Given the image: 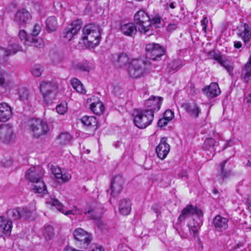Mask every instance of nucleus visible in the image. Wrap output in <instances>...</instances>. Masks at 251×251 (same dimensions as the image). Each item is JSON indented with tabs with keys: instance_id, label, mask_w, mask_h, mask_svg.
<instances>
[{
	"instance_id": "f257e3e1",
	"label": "nucleus",
	"mask_w": 251,
	"mask_h": 251,
	"mask_svg": "<svg viewBox=\"0 0 251 251\" xmlns=\"http://www.w3.org/2000/svg\"><path fill=\"white\" fill-rule=\"evenodd\" d=\"M101 33L100 27L95 24L85 25L81 30L80 40L88 48H94L100 43Z\"/></svg>"
},
{
	"instance_id": "f03ea898",
	"label": "nucleus",
	"mask_w": 251,
	"mask_h": 251,
	"mask_svg": "<svg viewBox=\"0 0 251 251\" xmlns=\"http://www.w3.org/2000/svg\"><path fill=\"white\" fill-rule=\"evenodd\" d=\"M151 64L149 62L139 59H133L128 63L127 72L129 75L137 78L143 76L149 72Z\"/></svg>"
},
{
	"instance_id": "7ed1b4c3",
	"label": "nucleus",
	"mask_w": 251,
	"mask_h": 251,
	"mask_svg": "<svg viewBox=\"0 0 251 251\" xmlns=\"http://www.w3.org/2000/svg\"><path fill=\"white\" fill-rule=\"evenodd\" d=\"M154 119V114L150 110L139 109L137 110L133 122L136 126L144 129L151 125Z\"/></svg>"
},
{
	"instance_id": "20e7f679",
	"label": "nucleus",
	"mask_w": 251,
	"mask_h": 251,
	"mask_svg": "<svg viewBox=\"0 0 251 251\" xmlns=\"http://www.w3.org/2000/svg\"><path fill=\"white\" fill-rule=\"evenodd\" d=\"M28 127L33 136L37 138L47 133L50 130L46 122L37 118H33L29 120Z\"/></svg>"
},
{
	"instance_id": "39448f33",
	"label": "nucleus",
	"mask_w": 251,
	"mask_h": 251,
	"mask_svg": "<svg viewBox=\"0 0 251 251\" xmlns=\"http://www.w3.org/2000/svg\"><path fill=\"white\" fill-rule=\"evenodd\" d=\"M134 20L138 25L139 30L141 33L148 32L151 27V22L149 16L143 10H139L135 14Z\"/></svg>"
},
{
	"instance_id": "423d86ee",
	"label": "nucleus",
	"mask_w": 251,
	"mask_h": 251,
	"mask_svg": "<svg viewBox=\"0 0 251 251\" xmlns=\"http://www.w3.org/2000/svg\"><path fill=\"white\" fill-rule=\"evenodd\" d=\"M47 203L55 206V208L60 212L65 215L69 216L70 215H79L82 213V210L74 206L70 210H66L65 207L57 199H50L47 201Z\"/></svg>"
},
{
	"instance_id": "0eeeda50",
	"label": "nucleus",
	"mask_w": 251,
	"mask_h": 251,
	"mask_svg": "<svg viewBox=\"0 0 251 251\" xmlns=\"http://www.w3.org/2000/svg\"><path fill=\"white\" fill-rule=\"evenodd\" d=\"M35 210L34 206H32L31 208L26 207L23 208L19 207L16 209H10L7 211V216L9 218L13 220L19 219L22 217L27 219L30 216Z\"/></svg>"
},
{
	"instance_id": "6e6552de",
	"label": "nucleus",
	"mask_w": 251,
	"mask_h": 251,
	"mask_svg": "<svg viewBox=\"0 0 251 251\" xmlns=\"http://www.w3.org/2000/svg\"><path fill=\"white\" fill-rule=\"evenodd\" d=\"M81 27V24L78 21H74L68 25L63 32V41L65 43L70 41L80 31Z\"/></svg>"
},
{
	"instance_id": "1a4fd4ad",
	"label": "nucleus",
	"mask_w": 251,
	"mask_h": 251,
	"mask_svg": "<svg viewBox=\"0 0 251 251\" xmlns=\"http://www.w3.org/2000/svg\"><path fill=\"white\" fill-rule=\"evenodd\" d=\"M146 55L152 60H158L164 54L163 48L157 44H148L146 47Z\"/></svg>"
},
{
	"instance_id": "9d476101",
	"label": "nucleus",
	"mask_w": 251,
	"mask_h": 251,
	"mask_svg": "<svg viewBox=\"0 0 251 251\" xmlns=\"http://www.w3.org/2000/svg\"><path fill=\"white\" fill-rule=\"evenodd\" d=\"M56 89V86L50 82H43L40 84V91L45 101L54 98Z\"/></svg>"
},
{
	"instance_id": "9b49d317",
	"label": "nucleus",
	"mask_w": 251,
	"mask_h": 251,
	"mask_svg": "<svg viewBox=\"0 0 251 251\" xmlns=\"http://www.w3.org/2000/svg\"><path fill=\"white\" fill-rule=\"evenodd\" d=\"M103 213V210L96 203H93L90 206L86 207L84 212L85 215L95 221L99 220Z\"/></svg>"
},
{
	"instance_id": "f8f14e48",
	"label": "nucleus",
	"mask_w": 251,
	"mask_h": 251,
	"mask_svg": "<svg viewBox=\"0 0 251 251\" xmlns=\"http://www.w3.org/2000/svg\"><path fill=\"white\" fill-rule=\"evenodd\" d=\"M194 215L201 216L202 215L201 210L193 205H188L184 207L178 218V220L181 222Z\"/></svg>"
},
{
	"instance_id": "ddd939ff",
	"label": "nucleus",
	"mask_w": 251,
	"mask_h": 251,
	"mask_svg": "<svg viewBox=\"0 0 251 251\" xmlns=\"http://www.w3.org/2000/svg\"><path fill=\"white\" fill-rule=\"evenodd\" d=\"M44 171L40 166H33L27 170L25 177L29 181L35 182L41 180Z\"/></svg>"
},
{
	"instance_id": "4468645a",
	"label": "nucleus",
	"mask_w": 251,
	"mask_h": 251,
	"mask_svg": "<svg viewBox=\"0 0 251 251\" xmlns=\"http://www.w3.org/2000/svg\"><path fill=\"white\" fill-rule=\"evenodd\" d=\"M228 218L217 215L213 218L212 224L216 231L222 232L228 229Z\"/></svg>"
},
{
	"instance_id": "2eb2a0df",
	"label": "nucleus",
	"mask_w": 251,
	"mask_h": 251,
	"mask_svg": "<svg viewBox=\"0 0 251 251\" xmlns=\"http://www.w3.org/2000/svg\"><path fill=\"white\" fill-rule=\"evenodd\" d=\"M51 171L56 180L60 183H66L71 179V175L69 172L64 170H62L57 166H52Z\"/></svg>"
},
{
	"instance_id": "dca6fc26",
	"label": "nucleus",
	"mask_w": 251,
	"mask_h": 251,
	"mask_svg": "<svg viewBox=\"0 0 251 251\" xmlns=\"http://www.w3.org/2000/svg\"><path fill=\"white\" fill-rule=\"evenodd\" d=\"M74 236L75 240L81 242V245L86 248L92 240L91 235L82 228L76 229L74 231Z\"/></svg>"
},
{
	"instance_id": "f3484780",
	"label": "nucleus",
	"mask_w": 251,
	"mask_h": 251,
	"mask_svg": "<svg viewBox=\"0 0 251 251\" xmlns=\"http://www.w3.org/2000/svg\"><path fill=\"white\" fill-rule=\"evenodd\" d=\"M163 98L159 97L151 96L145 100L144 105L145 108L143 109L150 110L154 114L155 111L159 110Z\"/></svg>"
},
{
	"instance_id": "a211bd4d",
	"label": "nucleus",
	"mask_w": 251,
	"mask_h": 251,
	"mask_svg": "<svg viewBox=\"0 0 251 251\" xmlns=\"http://www.w3.org/2000/svg\"><path fill=\"white\" fill-rule=\"evenodd\" d=\"M87 103L90 104L91 110L96 115H100L103 112V104L98 97L92 96L87 99Z\"/></svg>"
},
{
	"instance_id": "6ab92c4d",
	"label": "nucleus",
	"mask_w": 251,
	"mask_h": 251,
	"mask_svg": "<svg viewBox=\"0 0 251 251\" xmlns=\"http://www.w3.org/2000/svg\"><path fill=\"white\" fill-rule=\"evenodd\" d=\"M71 67L75 71H79L87 73H89L91 70L95 69V66L92 63L85 60L81 62L73 61L71 62Z\"/></svg>"
},
{
	"instance_id": "aec40b11",
	"label": "nucleus",
	"mask_w": 251,
	"mask_h": 251,
	"mask_svg": "<svg viewBox=\"0 0 251 251\" xmlns=\"http://www.w3.org/2000/svg\"><path fill=\"white\" fill-rule=\"evenodd\" d=\"M166 141V138H162L159 144L156 148L157 156L161 160L164 159L167 157L170 151V146Z\"/></svg>"
},
{
	"instance_id": "412c9836",
	"label": "nucleus",
	"mask_w": 251,
	"mask_h": 251,
	"mask_svg": "<svg viewBox=\"0 0 251 251\" xmlns=\"http://www.w3.org/2000/svg\"><path fill=\"white\" fill-rule=\"evenodd\" d=\"M31 19L30 13L26 9L22 8L16 12L14 20L18 25H24L27 24Z\"/></svg>"
},
{
	"instance_id": "4be33fe9",
	"label": "nucleus",
	"mask_w": 251,
	"mask_h": 251,
	"mask_svg": "<svg viewBox=\"0 0 251 251\" xmlns=\"http://www.w3.org/2000/svg\"><path fill=\"white\" fill-rule=\"evenodd\" d=\"M124 180L123 177L120 176H114L111 183V195L113 197H116L123 190Z\"/></svg>"
},
{
	"instance_id": "5701e85b",
	"label": "nucleus",
	"mask_w": 251,
	"mask_h": 251,
	"mask_svg": "<svg viewBox=\"0 0 251 251\" xmlns=\"http://www.w3.org/2000/svg\"><path fill=\"white\" fill-rule=\"evenodd\" d=\"M13 130L12 126L8 124L0 126V140L3 142H9L12 137Z\"/></svg>"
},
{
	"instance_id": "b1692460",
	"label": "nucleus",
	"mask_w": 251,
	"mask_h": 251,
	"mask_svg": "<svg viewBox=\"0 0 251 251\" xmlns=\"http://www.w3.org/2000/svg\"><path fill=\"white\" fill-rule=\"evenodd\" d=\"M237 35L245 43H249L251 39V27L248 24H244L238 29Z\"/></svg>"
},
{
	"instance_id": "393cba45",
	"label": "nucleus",
	"mask_w": 251,
	"mask_h": 251,
	"mask_svg": "<svg viewBox=\"0 0 251 251\" xmlns=\"http://www.w3.org/2000/svg\"><path fill=\"white\" fill-rule=\"evenodd\" d=\"M12 115L11 107L5 102L0 103V122H5L9 120Z\"/></svg>"
},
{
	"instance_id": "a878e982",
	"label": "nucleus",
	"mask_w": 251,
	"mask_h": 251,
	"mask_svg": "<svg viewBox=\"0 0 251 251\" xmlns=\"http://www.w3.org/2000/svg\"><path fill=\"white\" fill-rule=\"evenodd\" d=\"M12 227V223L3 217H0V236L3 234L9 236Z\"/></svg>"
},
{
	"instance_id": "bb28decb",
	"label": "nucleus",
	"mask_w": 251,
	"mask_h": 251,
	"mask_svg": "<svg viewBox=\"0 0 251 251\" xmlns=\"http://www.w3.org/2000/svg\"><path fill=\"white\" fill-rule=\"evenodd\" d=\"M203 92L209 98H213L221 93V90L217 83L212 82L207 87L204 88Z\"/></svg>"
},
{
	"instance_id": "cd10ccee",
	"label": "nucleus",
	"mask_w": 251,
	"mask_h": 251,
	"mask_svg": "<svg viewBox=\"0 0 251 251\" xmlns=\"http://www.w3.org/2000/svg\"><path fill=\"white\" fill-rule=\"evenodd\" d=\"M121 32L125 36L132 37L137 32L136 26L132 23L121 25L120 27Z\"/></svg>"
},
{
	"instance_id": "c85d7f7f",
	"label": "nucleus",
	"mask_w": 251,
	"mask_h": 251,
	"mask_svg": "<svg viewBox=\"0 0 251 251\" xmlns=\"http://www.w3.org/2000/svg\"><path fill=\"white\" fill-rule=\"evenodd\" d=\"M21 50V47L16 44H14L13 45L10 44L8 46L7 49L0 47V57L8 56L14 54L17 51Z\"/></svg>"
},
{
	"instance_id": "c756f323",
	"label": "nucleus",
	"mask_w": 251,
	"mask_h": 251,
	"mask_svg": "<svg viewBox=\"0 0 251 251\" xmlns=\"http://www.w3.org/2000/svg\"><path fill=\"white\" fill-rule=\"evenodd\" d=\"M131 205L129 199H125L121 200L119 205L120 213L123 215H128L131 210Z\"/></svg>"
},
{
	"instance_id": "7c9ffc66",
	"label": "nucleus",
	"mask_w": 251,
	"mask_h": 251,
	"mask_svg": "<svg viewBox=\"0 0 251 251\" xmlns=\"http://www.w3.org/2000/svg\"><path fill=\"white\" fill-rule=\"evenodd\" d=\"M184 107L191 117L195 118L199 117V113L201 112V108L196 103H186L184 104Z\"/></svg>"
},
{
	"instance_id": "2f4dec72",
	"label": "nucleus",
	"mask_w": 251,
	"mask_h": 251,
	"mask_svg": "<svg viewBox=\"0 0 251 251\" xmlns=\"http://www.w3.org/2000/svg\"><path fill=\"white\" fill-rule=\"evenodd\" d=\"M58 27V24L55 17H49L46 20V30L48 33H51L56 31Z\"/></svg>"
},
{
	"instance_id": "473e14b6",
	"label": "nucleus",
	"mask_w": 251,
	"mask_h": 251,
	"mask_svg": "<svg viewBox=\"0 0 251 251\" xmlns=\"http://www.w3.org/2000/svg\"><path fill=\"white\" fill-rule=\"evenodd\" d=\"M81 121L84 125L93 128V130L97 128L96 119L94 116H84L81 118Z\"/></svg>"
},
{
	"instance_id": "72a5a7b5",
	"label": "nucleus",
	"mask_w": 251,
	"mask_h": 251,
	"mask_svg": "<svg viewBox=\"0 0 251 251\" xmlns=\"http://www.w3.org/2000/svg\"><path fill=\"white\" fill-rule=\"evenodd\" d=\"M129 60L127 55L125 53H122L117 55L115 59V63L118 67H123L129 62Z\"/></svg>"
},
{
	"instance_id": "f704fd0d",
	"label": "nucleus",
	"mask_w": 251,
	"mask_h": 251,
	"mask_svg": "<svg viewBox=\"0 0 251 251\" xmlns=\"http://www.w3.org/2000/svg\"><path fill=\"white\" fill-rule=\"evenodd\" d=\"M187 226L190 234L195 238L197 237L198 236L199 230L200 228V224L195 220H193L191 222L188 223Z\"/></svg>"
},
{
	"instance_id": "c9c22d12",
	"label": "nucleus",
	"mask_w": 251,
	"mask_h": 251,
	"mask_svg": "<svg viewBox=\"0 0 251 251\" xmlns=\"http://www.w3.org/2000/svg\"><path fill=\"white\" fill-rule=\"evenodd\" d=\"M58 143L61 145H67L71 143L72 136L67 132L61 133L57 138Z\"/></svg>"
},
{
	"instance_id": "e433bc0d",
	"label": "nucleus",
	"mask_w": 251,
	"mask_h": 251,
	"mask_svg": "<svg viewBox=\"0 0 251 251\" xmlns=\"http://www.w3.org/2000/svg\"><path fill=\"white\" fill-rule=\"evenodd\" d=\"M214 57L222 66L224 67L228 73L230 74L232 72L233 67L227 61L224 60L222 56L216 55Z\"/></svg>"
},
{
	"instance_id": "4c0bfd02",
	"label": "nucleus",
	"mask_w": 251,
	"mask_h": 251,
	"mask_svg": "<svg viewBox=\"0 0 251 251\" xmlns=\"http://www.w3.org/2000/svg\"><path fill=\"white\" fill-rule=\"evenodd\" d=\"M71 85L73 88L80 93H85L86 91L84 89L83 85L80 81L77 78H73L71 79Z\"/></svg>"
},
{
	"instance_id": "58836bf2",
	"label": "nucleus",
	"mask_w": 251,
	"mask_h": 251,
	"mask_svg": "<svg viewBox=\"0 0 251 251\" xmlns=\"http://www.w3.org/2000/svg\"><path fill=\"white\" fill-rule=\"evenodd\" d=\"M36 184L34 185L33 190L36 193L45 194L47 193V190L46 186L43 181L40 180L38 182H35Z\"/></svg>"
},
{
	"instance_id": "ea45409f",
	"label": "nucleus",
	"mask_w": 251,
	"mask_h": 251,
	"mask_svg": "<svg viewBox=\"0 0 251 251\" xmlns=\"http://www.w3.org/2000/svg\"><path fill=\"white\" fill-rule=\"evenodd\" d=\"M19 99L24 102L28 101L30 97L29 91L24 87H21L19 89Z\"/></svg>"
},
{
	"instance_id": "a19ab883",
	"label": "nucleus",
	"mask_w": 251,
	"mask_h": 251,
	"mask_svg": "<svg viewBox=\"0 0 251 251\" xmlns=\"http://www.w3.org/2000/svg\"><path fill=\"white\" fill-rule=\"evenodd\" d=\"M215 143L216 141L214 139L212 138H206L203 144L202 148L204 150L210 151H214V147Z\"/></svg>"
},
{
	"instance_id": "79ce46f5",
	"label": "nucleus",
	"mask_w": 251,
	"mask_h": 251,
	"mask_svg": "<svg viewBox=\"0 0 251 251\" xmlns=\"http://www.w3.org/2000/svg\"><path fill=\"white\" fill-rule=\"evenodd\" d=\"M183 66L182 61L180 59H176L172 60L169 64L170 71H177Z\"/></svg>"
},
{
	"instance_id": "37998d69",
	"label": "nucleus",
	"mask_w": 251,
	"mask_h": 251,
	"mask_svg": "<svg viewBox=\"0 0 251 251\" xmlns=\"http://www.w3.org/2000/svg\"><path fill=\"white\" fill-rule=\"evenodd\" d=\"M227 162V160H224L223 162L220 163L219 166V170L220 172V174L219 176L222 178H225L229 177V176L231 174V172L228 170H225V164Z\"/></svg>"
},
{
	"instance_id": "c03bdc74",
	"label": "nucleus",
	"mask_w": 251,
	"mask_h": 251,
	"mask_svg": "<svg viewBox=\"0 0 251 251\" xmlns=\"http://www.w3.org/2000/svg\"><path fill=\"white\" fill-rule=\"evenodd\" d=\"M19 37L21 41H22L25 44L27 45H31V36H28L25 30H21L19 31Z\"/></svg>"
},
{
	"instance_id": "a18cd8bd",
	"label": "nucleus",
	"mask_w": 251,
	"mask_h": 251,
	"mask_svg": "<svg viewBox=\"0 0 251 251\" xmlns=\"http://www.w3.org/2000/svg\"><path fill=\"white\" fill-rule=\"evenodd\" d=\"M2 86L6 90L12 91L13 92L15 90H16L17 88H18V89L20 88L18 83H16L13 81H5Z\"/></svg>"
},
{
	"instance_id": "49530a36",
	"label": "nucleus",
	"mask_w": 251,
	"mask_h": 251,
	"mask_svg": "<svg viewBox=\"0 0 251 251\" xmlns=\"http://www.w3.org/2000/svg\"><path fill=\"white\" fill-rule=\"evenodd\" d=\"M43 235L47 240L51 239L54 236L53 228L51 226H47L43 230Z\"/></svg>"
},
{
	"instance_id": "de8ad7c7",
	"label": "nucleus",
	"mask_w": 251,
	"mask_h": 251,
	"mask_svg": "<svg viewBox=\"0 0 251 251\" xmlns=\"http://www.w3.org/2000/svg\"><path fill=\"white\" fill-rule=\"evenodd\" d=\"M44 67L40 64H35L31 69L32 75L35 77H39L41 75Z\"/></svg>"
},
{
	"instance_id": "09e8293b",
	"label": "nucleus",
	"mask_w": 251,
	"mask_h": 251,
	"mask_svg": "<svg viewBox=\"0 0 251 251\" xmlns=\"http://www.w3.org/2000/svg\"><path fill=\"white\" fill-rule=\"evenodd\" d=\"M31 44H33L34 46L38 48H42L44 46V42L43 40L41 38H36L31 37Z\"/></svg>"
},
{
	"instance_id": "8fccbe9b",
	"label": "nucleus",
	"mask_w": 251,
	"mask_h": 251,
	"mask_svg": "<svg viewBox=\"0 0 251 251\" xmlns=\"http://www.w3.org/2000/svg\"><path fill=\"white\" fill-rule=\"evenodd\" d=\"M57 112L61 115L64 114L67 111V104L66 102H61L56 107Z\"/></svg>"
},
{
	"instance_id": "3c124183",
	"label": "nucleus",
	"mask_w": 251,
	"mask_h": 251,
	"mask_svg": "<svg viewBox=\"0 0 251 251\" xmlns=\"http://www.w3.org/2000/svg\"><path fill=\"white\" fill-rule=\"evenodd\" d=\"M152 21L153 25L156 28L160 27L162 25V19L158 14L154 15L153 17Z\"/></svg>"
},
{
	"instance_id": "603ef678",
	"label": "nucleus",
	"mask_w": 251,
	"mask_h": 251,
	"mask_svg": "<svg viewBox=\"0 0 251 251\" xmlns=\"http://www.w3.org/2000/svg\"><path fill=\"white\" fill-rule=\"evenodd\" d=\"M41 25L39 24H36L33 27L32 31V36L31 37H36L41 30Z\"/></svg>"
},
{
	"instance_id": "864d4df0",
	"label": "nucleus",
	"mask_w": 251,
	"mask_h": 251,
	"mask_svg": "<svg viewBox=\"0 0 251 251\" xmlns=\"http://www.w3.org/2000/svg\"><path fill=\"white\" fill-rule=\"evenodd\" d=\"M208 23V19L206 17H204L201 21V24L202 26V29L205 33L207 32V26Z\"/></svg>"
},
{
	"instance_id": "5fc2aeb1",
	"label": "nucleus",
	"mask_w": 251,
	"mask_h": 251,
	"mask_svg": "<svg viewBox=\"0 0 251 251\" xmlns=\"http://www.w3.org/2000/svg\"><path fill=\"white\" fill-rule=\"evenodd\" d=\"M174 116V113L171 110H166L164 114V117L169 122L173 118Z\"/></svg>"
},
{
	"instance_id": "6e6d98bb",
	"label": "nucleus",
	"mask_w": 251,
	"mask_h": 251,
	"mask_svg": "<svg viewBox=\"0 0 251 251\" xmlns=\"http://www.w3.org/2000/svg\"><path fill=\"white\" fill-rule=\"evenodd\" d=\"M169 121H168L167 119H165L164 117L163 118L160 119L158 121V125L160 127H162L165 125H166Z\"/></svg>"
},
{
	"instance_id": "4d7b16f0",
	"label": "nucleus",
	"mask_w": 251,
	"mask_h": 251,
	"mask_svg": "<svg viewBox=\"0 0 251 251\" xmlns=\"http://www.w3.org/2000/svg\"><path fill=\"white\" fill-rule=\"evenodd\" d=\"M177 28V25L176 24H170L167 27V30L169 32H172Z\"/></svg>"
},
{
	"instance_id": "13d9d810",
	"label": "nucleus",
	"mask_w": 251,
	"mask_h": 251,
	"mask_svg": "<svg viewBox=\"0 0 251 251\" xmlns=\"http://www.w3.org/2000/svg\"><path fill=\"white\" fill-rule=\"evenodd\" d=\"M4 73L0 70V86H2L5 81L4 77Z\"/></svg>"
},
{
	"instance_id": "bf43d9fd",
	"label": "nucleus",
	"mask_w": 251,
	"mask_h": 251,
	"mask_svg": "<svg viewBox=\"0 0 251 251\" xmlns=\"http://www.w3.org/2000/svg\"><path fill=\"white\" fill-rule=\"evenodd\" d=\"M242 46V43L240 41H234V47L236 49H239L241 48Z\"/></svg>"
},
{
	"instance_id": "052dcab7",
	"label": "nucleus",
	"mask_w": 251,
	"mask_h": 251,
	"mask_svg": "<svg viewBox=\"0 0 251 251\" xmlns=\"http://www.w3.org/2000/svg\"><path fill=\"white\" fill-rule=\"evenodd\" d=\"M91 248V251H102L101 248L100 247H98L95 245L92 246Z\"/></svg>"
},
{
	"instance_id": "680f3d73",
	"label": "nucleus",
	"mask_w": 251,
	"mask_h": 251,
	"mask_svg": "<svg viewBox=\"0 0 251 251\" xmlns=\"http://www.w3.org/2000/svg\"><path fill=\"white\" fill-rule=\"evenodd\" d=\"M118 91H119L120 93H121L123 91V90L122 89L119 88H116V87L114 88V92L115 95H120V93H119Z\"/></svg>"
},
{
	"instance_id": "e2e57ef3",
	"label": "nucleus",
	"mask_w": 251,
	"mask_h": 251,
	"mask_svg": "<svg viewBox=\"0 0 251 251\" xmlns=\"http://www.w3.org/2000/svg\"><path fill=\"white\" fill-rule=\"evenodd\" d=\"M176 6V3L174 2H172L169 4V7L172 9H174Z\"/></svg>"
},
{
	"instance_id": "0e129e2a",
	"label": "nucleus",
	"mask_w": 251,
	"mask_h": 251,
	"mask_svg": "<svg viewBox=\"0 0 251 251\" xmlns=\"http://www.w3.org/2000/svg\"><path fill=\"white\" fill-rule=\"evenodd\" d=\"M247 102L249 103H251V94L249 95L247 98Z\"/></svg>"
},
{
	"instance_id": "69168bd1",
	"label": "nucleus",
	"mask_w": 251,
	"mask_h": 251,
	"mask_svg": "<svg viewBox=\"0 0 251 251\" xmlns=\"http://www.w3.org/2000/svg\"><path fill=\"white\" fill-rule=\"evenodd\" d=\"M248 202L249 206L251 207V196L248 198Z\"/></svg>"
},
{
	"instance_id": "338daca9",
	"label": "nucleus",
	"mask_w": 251,
	"mask_h": 251,
	"mask_svg": "<svg viewBox=\"0 0 251 251\" xmlns=\"http://www.w3.org/2000/svg\"><path fill=\"white\" fill-rule=\"evenodd\" d=\"M246 166L248 167H251V161L250 160L248 161Z\"/></svg>"
},
{
	"instance_id": "774afa93",
	"label": "nucleus",
	"mask_w": 251,
	"mask_h": 251,
	"mask_svg": "<svg viewBox=\"0 0 251 251\" xmlns=\"http://www.w3.org/2000/svg\"><path fill=\"white\" fill-rule=\"evenodd\" d=\"M228 143H229V141H226V145L224 147V148L223 149V150H224V149H225L227 147V145H228Z\"/></svg>"
}]
</instances>
